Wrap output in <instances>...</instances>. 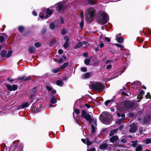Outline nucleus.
<instances>
[{
    "mask_svg": "<svg viewBox=\"0 0 151 151\" xmlns=\"http://www.w3.org/2000/svg\"><path fill=\"white\" fill-rule=\"evenodd\" d=\"M111 115L107 112H102L100 116V119L103 123L106 124H109L111 122Z\"/></svg>",
    "mask_w": 151,
    "mask_h": 151,
    "instance_id": "f257e3e1",
    "label": "nucleus"
},
{
    "mask_svg": "<svg viewBox=\"0 0 151 151\" xmlns=\"http://www.w3.org/2000/svg\"><path fill=\"white\" fill-rule=\"evenodd\" d=\"M97 20L100 23L105 24L109 20V16L105 12H103L97 17Z\"/></svg>",
    "mask_w": 151,
    "mask_h": 151,
    "instance_id": "f03ea898",
    "label": "nucleus"
},
{
    "mask_svg": "<svg viewBox=\"0 0 151 151\" xmlns=\"http://www.w3.org/2000/svg\"><path fill=\"white\" fill-rule=\"evenodd\" d=\"M95 10L93 8L88 9L86 12V19L88 22H90L94 19V16Z\"/></svg>",
    "mask_w": 151,
    "mask_h": 151,
    "instance_id": "7ed1b4c3",
    "label": "nucleus"
},
{
    "mask_svg": "<svg viewBox=\"0 0 151 151\" xmlns=\"http://www.w3.org/2000/svg\"><path fill=\"white\" fill-rule=\"evenodd\" d=\"M45 10V9H44L42 12L40 13L39 14V17L42 19L47 18L50 17L52 14V10H50L49 8H48L47 9L45 13H44Z\"/></svg>",
    "mask_w": 151,
    "mask_h": 151,
    "instance_id": "20e7f679",
    "label": "nucleus"
},
{
    "mask_svg": "<svg viewBox=\"0 0 151 151\" xmlns=\"http://www.w3.org/2000/svg\"><path fill=\"white\" fill-rule=\"evenodd\" d=\"M91 88L94 90L98 91H101L104 89L102 84L99 82H96L91 85Z\"/></svg>",
    "mask_w": 151,
    "mask_h": 151,
    "instance_id": "39448f33",
    "label": "nucleus"
},
{
    "mask_svg": "<svg viewBox=\"0 0 151 151\" xmlns=\"http://www.w3.org/2000/svg\"><path fill=\"white\" fill-rule=\"evenodd\" d=\"M5 86L10 91H14L17 90L18 87V85L15 84H13L12 85H11L10 84H5Z\"/></svg>",
    "mask_w": 151,
    "mask_h": 151,
    "instance_id": "423d86ee",
    "label": "nucleus"
},
{
    "mask_svg": "<svg viewBox=\"0 0 151 151\" xmlns=\"http://www.w3.org/2000/svg\"><path fill=\"white\" fill-rule=\"evenodd\" d=\"M132 85H134L135 88H137L138 90H140L141 88V83L139 81L134 82L132 83Z\"/></svg>",
    "mask_w": 151,
    "mask_h": 151,
    "instance_id": "0eeeda50",
    "label": "nucleus"
},
{
    "mask_svg": "<svg viewBox=\"0 0 151 151\" xmlns=\"http://www.w3.org/2000/svg\"><path fill=\"white\" fill-rule=\"evenodd\" d=\"M57 6L56 7V10L58 12H61L63 9V4L62 3H59L55 5Z\"/></svg>",
    "mask_w": 151,
    "mask_h": 151,
    "instance_id": "6e6552de",
    "label": "nucleus"
},
{
    "mask_svg": "<svg viewBox=\"0 0 151 151\" xmlns=\"http://www.w3.org/2000/svg\"><path fill=\"white\" fill-rule=\"evenodd\" d=\"M128 105L127 108V109H130L135 104V102L134 101H127L126 103Z\"/></svg>",
    "mask_w": 151,
    "mask_h": 151,
    "instance_id": "1a4fd4ad",
    "label": "nucleus"
},
{
    "mask_svg": "<svg viewBox=\"0 0 151 151\" xmlns=\"http://www.w3.org/2000/svg\"><path fill=\"white\" fill-rule=\"evenodd\" d=\"M130 129L129 130V132H134L136 130L137 128L134 124H132L130 125Z\"/></svg>",
    "mask_w": 151,
    "mask_h": 151,
    "instance_id": "9d476101",
    "label": "nucleus"
},
{
    "mask_svg": "<svg viewBox=\"0 0 151 151\" xmlns=\"http://www.w3.org/2000/svg\"><path fill=\"white\" fill-rule=\"evenodd\" d=\"M110 141L112 143H114L116 142H117L119 143V140L118 139V137L116 136H113L110 138Z\"/></svg>",
    "mask_w": 151,
    "mask_h": 151,
    "instance_id": "9b49d317",
    "label": "nucleus"
},
{
    "mask_svg": "<svg viewBox=\"0 0 151 151\" xmlns=\"http://www.w3.org/2000/svg\"><path fill=\"white\" fill-rule=\"evenodd\" d=\"M91 74L90 72H87L83 75L81 76L82 79H86L88 78L91 75Z\"/></svg>",
    "mask_w": 151,
    "mask_h": 151,
    "instance_id": "f8f14e48",
    "label": "nucleus"
},
{
    "mask_svg": "<svg viewBox=\"0 0 151 151\" xmlns=\"http://www.w3.org/2000/svg\"><path fill=\"white\" fill-rule=\"evenodd\" d=\"M32 102V101H30V102H26L21 105L20 106L19 108L22 109L26 108Z\"/></svg>",
    "mask_w": 151,
    "mask_h": 151,
    "instance_id": "ddd939ff",
    "label": "nucleus"
},
{
    "mask_svg": "<svg viewBox=\"0 0 151 151\" xmlns=\"http://www.w3.org/2000/svg\"><path fill=\"white\" fill-rule=\"evenodd\" d=\"M64 39L65 40V43L64 44L63 46L65 48H67L69 45V38L68 37L65 36L64 38Z\"/></svg>",
    "mask_w": 151,
    "mask_h": 151,
    "instance_id": "4468645a",
    "label": "nucleus"
},
{
    "mask_svg": "<svg viewBox=\"0 0 151 151\" xmlns=\"http://www.w3.org/2000/svg\"><path fill=\"white\" fill-rule=\"evenodd\" d=\"M87 44V42L86 41H84L82 42H80L76 45L75 47L76 48H79L81 46H83L84 45H86Z\"/></svg>",
    "mask_w": 151,
    "mask_h": 151,
    "instance_id": "2eb2a0df",
    "label": "nucleus"
},
{
    "mask_svg": "<svg viewBox=\"0 0 151 151\" xmlns=\"http://www.w3.org/2000/svg\"><path fill=\"white\" fill-rule=\"evenodd\" d=\"M85 119L87 120L88 121V122H90L91 120L92 119L91 118V116L89 114H87L86 115H85L83 117Z\"/></svg>",
    "mask_w": 151,
    "mask_h": 151,
    "instance_id": "dca6fc26",
    "label": "nucleus"
},
{
    "mask_svg": "<svg viewBox=\"0 0 151 151\" xmlns=\"http://www.w3.org/2000/svg\"><path fill=\"white\" fill-rule=\"evenodd\" d=\"M7 35L5 33H2L0 35V42H2L4 39L6 37Z\"/></svg>",
    "mask_w": 151,
    "mask_h": 151,
    "instance_id": "f3484780",
    "label": "nucleus"
},
{
    "mask_svg": "<svg viewBox=\"0 0 151 151\" xmlns=\"http://www.w3.org/2000/svg\"><path fill=\"white\" fill-rule=\"evenodd\" d=\"M101 150H105L107 149V145L106 143H104L101 144L100 146Z\"/></svg>",
    "mask_w": 151,
    "mask_h": 151,
    "instance_id": "a211bd4d",
    "label": "nucleus"
},
{
    "mask_svg": "<svg viewBox=\"0 0 151 151\" xmlns=\"http://www.w3.org/2000/svg\"><path fill=\"white\" fill-rule=\"evenodd\" d=\"M18 79L19 80H22L23 81H28L30 79L29 77H26L25 76L18 78Z\"/></svg>",
    "mask_w": 151,
    "mask_h": 151,
    "instance_id": "6ab92c4d",
    "label": "nucleus"
},
{
    "mask_svg": "<svg viewBox=\"0 0 151 151\" xmlns=\"http://www.w3.org/2000/svg\"><path fill=\"white\" fill-rule=\"evenodd\" d=\"M29 52L30 53H34L35 51V48L33 46H30L29 49Z\"/></svg>",
    "mask_w": 151,
    "mask_h": 151,
    "instance_id": "aec40b11",
    "label": "nucleus"
},
{
    "mask_svg": "<svg viewBox=\"0 0 151 151\" xmlns=\"http://www.w3.org/2000/svg\"><path fill=\"white\" fill-rule=\"evenodd\" d=\"M143 142H145L146 144H148L151 143V138H146L145 140L142 141Z\"/></svg>",
    "mask_w": 151,
    "mask_h": 151,
    "instance_id": "412c9836",
    "label": "nucleus"
},
{
    "mask_svg": "<svg viewBox=\"0 0 151 151\" xmlns=\"http://www.w3.org/2000/svg\"><path fill=\"white\" fill-rule=\"evenodd\" d=\"M116 40L117 42L119 43H122L123 42V39L121 37H116Z\"/></svg>",
    "mask_w": 151,
    "mask_h": 151,
    "instance_id": "4be33fe9",
    "label": "nucleus"
},
{
    "mask_svg": "<svg viewBox=\"0 0 151 151\" xmlns=\"http://www.w3.org/2000/svg\"><path fill=\"white\" fill-rule=\"evenodd\" d=\"M142 146L141 145H138L136 148V151H141L142 150Z\"/></svg>",
    "mask_w": 151,
    "mask_h": 151,
    "instance_id": "5701e85b",
    "label": "nucleus"
},
{
    "mask_svg": "<svg viewBox=\"0 0 151 151\" xmlns=\"http://www.w3.org/2000/svg\"><path fill=\"white\" fill-rule=\"evenodd\" d=\"M57 102V100L56 98L55 97H52L51 98V103L52 104H54L56 103Z\"/></svg>",
    "mask_w": 151,
    "mask_h": 151,
    "instance_id": "b1692460",
    "label": "nucleus"
},
{
    "mask_svg": "<svg viewBox=\"0 0 151 151\" xmlns=\"http://www.w3.org/2000/svg\"><path fill=\"white\" fill-rule=\"evenodd\" d=\"M60 70V69L59 68L53 69L51 70V72L53 73H56L58 72Z\"/></svg>",
    "mask_w": 151,
    "mask_h": 151,
    "instance_id": "393cba45",
    "label": "nucleus"
},
{
    "mask_svg": "<svg viewBox=\"0 0 151 151\" xmlns=\"http://www.w3.org/2000/svg\"><path fill=\"white\" fill-rule=\"evenodd\" d=\"M63 82L61 80H58L56 82V84L58 86H62L63 84Z\"/></svg>",
    "mask_w": 151,
    "mask_h": 151,
    "instance_id": "a878e982",
    "label": "nucleus"
},
{
    "mask_svg": "<svg viewBox=\"0 0 151 151\" xmlns=\"http://www.w3.org/2000/svg\"><path fill=\"white\" fill-rule=\"evenodd\" d=\"M89 122L91 123L92 124V125L93 124L94 126H96V120L92 119L90 122Z\"/></svg>",
    "mask_w": 151,
    "mask_h": 151,
    "instance_id": "bb28decb",
    "label": "nucleus"
},
{
    "mask_svg": "<svg viewBox=\"0 0 151 151\" xmlns=\"http://www.w3.org/2000/svg\"><path fill=\"white\" fill-rule=\"evenodd\" d=\"M12 53V50L9 51L7 54L6 55V58H9L11 56Z\"/></svg>",
    "mask_w": 151,
    "mask_h": 151,
    "instance_id": "cd10ccee",
    "label": "nucleus"
},
{
    "mask_svg": "<svg viewBox=\"0 0 151 151\" xmlns=\"http://www.w3.org/2000/svg\"><path fill=\"white\" fill-rule=\"evenodd\" d=\"M68 63H64L63 65H61L60 68L61 69H63L65 68L68 65Z\"/></svg>",
    "mask_w": 151,
    "mask_h": 151,
    "instance_id": "c85d7f7f",
    "label": "nucleus"
},
{
    "mask_svg": "<svg viewBox=\"0 0 151 151\" xmlns=\"http://www.w3.org/2000/svg\"><path fill=\"white\" fill-rule=\"evenodd\" d=\"M50 28L51 29H54L55 27V24L53 23H51L50 25Z\"/></svg>",
    "mask_w": 151,
    "mask_h": 151,
    "instance_id": "c756f323",
    "label": "nucleus"
},
{
    "mask_svg": "<svg viewBox=\"0 0 151 151\" xmlns=\"http://www.w3.org/2000/svg\"><path fill=\"white\" fill-rule=\"evenodd\" d=\"M46 89L47 90V91L49 92H52V88L49 86H47L46 87Z\"/></svg>",
    "mask_w": 151,
    "mask_h": 151,
    "instance_id": "7c9ffc66",
    "label": "nucleus"
},
{
    "mask_svg": "<svg viewBox=\"0 0 151 151\" xmlns=\"http://www.w3.org/2000/svg\"><path fill=\"white\" fill-rule=\"evenodd\" d=\"M117 131V129H114L113 130L111 131L110 133V134H109V135L110 136H112V135H113L114 133H115L116 131Z\"/></svg>",
    "mask_w": 151,
    "mask_h": 151,
    "instance_id": "2f4dec72",
    "label": "nucleus"
},
{
    "mask_svg": "<svg viewBox=\"0 0 151 151\" xmlns=\"http://www.w3.org/2000/svg\"><path fill=\"white\" fill-rule=\"evenodd\" d=\"M90 62V60L89 59H86L84 61L85 64L87 65H88Z\"/></svg>",
    "mask_w": 151,
    "mask_h": 151,
    "instance_id": "473e14b6",
    "label": "nucleus"
},
{
    "mask_svg": "<svg viewBox=\"0 0 151 151\" xmlns=\"http://www.w3.org/2000/svg\"><path fill=\"white\" fill-rule=\"evenodd\" d=\"M24 29V28L22 26H21L18 27V29L20 32H22Z\"/></svg>",
    "mask_w": 151,
    "mask_h": 151,
    "instance_id": "72a5a7b5",
    "label": "nucleus"
},
{
    "mask_svg": "<svg viewBox=\"0 0 151 151\" xmlns=\"http://www.w3.org/2000/svg\"><path fill=\"white\" fill-rule=\"evenodd\" d=\"M96 126H94L93 124L91 125L92 131L91 132L92 133H94L95 131L96 128L95 127Z\"/></svg>",
    "mask_w": 151,
    "mask_h": 151,
    "instance_id": "f704fd0d",
    "label": "nucleus"
},
{
    "mask_svg": "<svg viewBox=\"0 0 151 151\" xmlns=\"http://www.w3.org/2000/svg\"><path fill=\"white\" fill-rule=\"evenodd\" d=\"M87 113H86V111L85 110H83L81 112V116L82 117H84V116L86 115Z\"/></svg>",
    "mask_w": 151,
    "mask_h": 151,
    "instance_id": "c9c22d12",
    "label": "nucleus"
},
{
    "mask_svg": "<svg viewBox=\"0 0 151 151\" xmlns=\"http://www.w3.org/2000/svg\"><path fill=\"white\" fill-rule=\"evenodd\" d=\"M81 70L82 72H86L87 71V69L85 67H81Z\"/></svg>",
    "mask_w": 151,
    "mask_h": 151,
    "instance_id": "e433bc0d",
    "label": "nucleus"
},
{
    "mask_svg": "<svg viewBox=\"0 0 151 151\" xmlns=\"http://www.w3.org/2000/svg\"><path fill=\"white\" fill-rule=\"evenodd\" d=\"M93 142H90L88 139H87L86 141V144L87 145H91L92 143Z\"/></svg>",
    "mask_w": 151,
    "mask_h": 151,
    "instance_id": "4c0bfd02",
    "label": "nucleus"
},
{
    "mask_svg": "<svg viewBox=\"0 0 151 151\" xmlns=\"http://www.w3.org/2000/svg\"><path fill=\"white\" fill-rule=\"evenodd\" d=\"M84 22L83 20H81L80 24V27L81 28L83 27L84 26Z\"/></svg>",
    "mask_w": 151,
    "mask_h": 151,
    "instance_id": "58836bf2",
    "label": "nucleus"
},
{
    "mask_svg": "<svg viewBox=\"0 0 151 151\" xmlns=\"http://www.w3.org/2000/svg\"><path fill=\"white\" fill-rule=\"evenodd\" d=\"M6 54V52L5 51L3 50L1 51V55L2 57H4L5 56Z\"/></svg>",
    "mask_w": 151,
    "mask_h": 151,
    "instance_id": "ea45409f",
    "label": "nucleus"
},
{
    "mask_svg": "<svg viewBox=\"0 0 151 151\" xmlns=\"http://www.w3.org/2000/svg\"><path fill=\"white\" fill-rule=\"evenodd\" d=\"M124 71H122V70H121L120 71V74H117V73H116L115 74V76L114 77H113L111 79H113L117 77H118V76L119 75H120L121 74V73H122Z\"/></svg>",
    "mask_w": 151,
    "mask_h": 151,
    "instance_id": "a19ab883",
    "label": "nucleus"
},
{
    "mask_svg": "<svg viewBox=\"0 0 151 151\" xmlns=\"http://www.w3.org/2000/svg\"><path fill=\"white\" fill-rule=\"evenodd\" d=\"M145 97L146 99L149 98L151 99V96L150 94V93H148L145 96Z\"/></svg>",
    "mask_w": 151,
    "mask_h": 151,
    "instance_id": "79ce46f5",
    "label": "nucleus"
},
{
    "mask_svg": "<svg viewBox=\"0 0 151 151\" xmlns=\"http://www.w3.org/2000/svg\"><path fill=\"white\" fill-rule=\"evenodd\" d=\"M132 142L133 143V144H132V146L134 147H136L137 143V141H132Z\"/></svg>",
    "mask_w": 151,
    "mask_h": 151,
    "instance_id": "37998d69",
    "label": "nucleus"
},
{
    "mask_svg": "<svg viewBox=\"0 0 151 151\" xmlns=\"http://www.w3.org/2000/svg\"><path fill=\"white\" fill-rule=\"evenodd\" d=\"M117 115L119 117L121 116L122 118H123L125 116V114H120L119 113H117Z\"/></svg>",
    "mask_w": 151,
    "mask_h": 151,
    "instance_id": "c03bdc74",
    "label": "nucleus"
},
{
    "mask_svg": "<svg viewBox=\"0 0 151 151\" xmlns=\"http://www.w3.org/2000/svg\"><path fill=\"white\" fill-rule=\"evenodd\" d=\"M35 45L36 47H38L41 46V44L39 42H36L35 43Z\"/></svg>",
    "mask_w": 151,
    "mask_h": 151,
    "instance_id": "a18cd8bd",
    "label": "nucleus"
},
{
    "mask_svg": "<svg viewBox=\"0 0 151 151\" xmlns=\"http://www.w3.org/2000/svg\"><path fill=\"white\" fill-rule=\"evenodd\" d=\"M96 149L94 147L90 148L87 150V151H96Z\"/></svg>",
    "mask_w": 151,
    "mask_h": 151,
    "instance_id": "49530a36",
    "label": "nucleus"
},
{
    "mask_svg": "<svg viewBox=\"0 0 151 151\" xmlns=\"http://www.w3.org/2000/svg\"><path fill=\"white\" fill-rule=\"evenodd\" d=\"M117 47H120L122 48H123V46L121 45L120 44H115Z\"/></svg>",
    "mask_w": 151,
    "mask_h": 151,
    "instance_id": "de8ad7c7",
    "label": "nucleus"
},
{
    "mask_svg": "<svg viewBox=\"0 0 151 151\" xmlns=\"http://www.w3.org/2000/svg\"><path fill=\"white\" fill-rule=\"evenodd\" d=\"M110 100H108L105 101V104L106 106H107L108 105V104L110 103Z\"/></svg>",
    "mask_w": 151,
    "mask_h": 151,
    "instance_id": "09e8293b",
    "label": "nucleus"
},
{
    "mask_svg": "<svg viewBox=\"0 0 151 151\" xmlns=\"http://www.w3.org/2000/svg\"><path fill=\"white\" fill-rule=\"evenodd\" d=\"M112 66L111 65V64L109 65H107V66L106 67V68L107 69H110L111 68Z\"/></svg>",
    "mask_w": 151,
    "mask_h": 151,
    "instance_id": "8fccbe9b",
    "label": "nucleus"
},
{
    "mask_svg": "<svg viewBox=\"0 0 151 151\" xmlns=\"http://www.w3.org/2000/svg\"><path fill=\"white\" fill-rule=\"evenodd\" d=\"M66 32V30L65 29H63L62 32V34L64 35L65 34Z\"/></svg>",
    "mask_w": 151,
    "mask_h": 151,
    "instance_id": "3c124183",
    "label": "nucleus"
},
{
    "mask_svg": "<svg viewBox=\"0 0 151 151\" xmlns=\"http://www.w3.org/2000/svg\"><path fill=\"white\" fill-rule=\"evenodd\" d=\"M142 98V96L141 95H139L137 97L138 99L141 100Z\"/></svg>",
    "mask_w": 151,
    "mask_h": 151,
    "instance_id": "603ef678",
    "label": "nucleus"
},
{
    "mask_svg": "<svg viewBox=\"0 0 151 151\" xmlns=\"http://www.w3.org/2000/svg\"><path fill=\"white\" fill-rule=\"evenodd\" d=\"M63 51L62 50L59 49L58 50V53L60 54H61L63 53Z\"/></svg>",
    "mask_w": 151,
    "mask_h": 151,
    "instance_id": "864d4df0",
    "label": "nucleus"
},
{
    "mask_svg": "<svg viewBox=\"0 0 151 151\" xmlns=\"http://www.w3.org/2000/svg\"><path fill=\"white\" fill-rule=\"evenodd\" d=\"M31 91L34 93H35L36 92V88H34L33 89L31 90Z\"/></svg>",
    "mask_w": 151,
    "mask_h": 151,
    "instance_id": "5fc2aeb1",
    "label": "nucleus"
},
{
    "mask_svg": "<svg viewBox=\"0 0 151 151\" xmlns=\"http://www.w3.org/2000/svg\"><path fill=\"white\" fill-rule=\"evenodd\" d=\"M32 14L33 15L35 16H36L37 15V12L35 11H33L32 12Z\"/></svg>",
    "mask_w": 151,
    "mask_h": 151,
    "instance_id": "6e6d98bb",
    "label": "nucleus"
},
{
    "mask_svg": "<svg viewBox=\"0 0 151 151\" xmlns=\"http://www.w3.org/2000/svg\"><path fill=\"white\" fill-rule=\"evenodd\" d=\"M75 113L77 114H78L80 113L79 110L77 109H75Z\"/></svg>",
    "mask_w": 151,
    "mask_h": 151,
    "instance_id": "4d7b16f0",
    "label": "nucleus"
},
{
    "mask_svg": "<svg viewBox=\"0 0 151 151\" xmlns=\"http://www.w3.org/2000/svg\"><path fill=\"white\" fill-rule=\"evenodd\" d=\"M89 3L92 5H93V4H95L96 2H95V1H93L91 0H90L89 2Z\"/></svg>",
    "mask_w": 151,
    "mask_h": 151,
    "instance_id": "13d9d810",
    "label": "nucleus"
},
{
    "mask_svg": "<svg viewBox=\"0 0 151 151\" xmlns=\"http://www.w3.org/2000/svg\"><path fill=\"white\" fill-rule=\"evenodd\" d=\"M105 40L108 42H109L110 41V39L109 38L107 37H105Z\"/></svg>",
    "mask_w": 151,
    "mask_h": 151,
    "instance_id": "bf43d9fd",
    "label": "nucleus"
},
{
    "mask_svg": "<svg viewBox=\"0 0 151 151\" xmlns=\"http://www.w3.org/2000/svg\"><path fill=\"white\" fill-rule=\"evenodd\" d=\"M60 20L61 21V23L62 24H63L64 23V20L63 18H60Z\"/></svg>",
    "mask_w": 151,
    "mask_h": 151,
    "instance_id": "052dcab7",
    "label": "nucleus"
},
{
    "mask_svg": "<svg viewBox=\"0 0 151 151\" xmlns=\"http://www.w3.org/2000/svg\"><path fill=\"white\" fill-rule=\"evenodd\" d=\"M110 62H112V61L111 60H108L106 61V64H107Z\"/></svg>",
    "mask_w": 151,
    "mask_h": 151,
    "instance_id": "680f3d73",
    "label": "nucleus"
},
{
    "mask_svg": "<svg viewBox=\"0 0 151 151\" xmlns=\"http://www.w3.org/2000/svg\"><path fill=\"white\" fill-rule=\"evenodd\" d=\"M121 141L123 142H127V140L125 139H124V138H123L121 139Z\"/></svg>",
    "mask_w": 151,
    "mask_h": 151,
    "instance_id": "e2e57ef3",
    "label": "nucleus"
},
{
    "mask_svg": "<svg viewBox=\"0 0 151 151\" xmlns=\"http://www.w3.org/2000/svg\"><path fill=\"white\" fill-rule=\"evenodd\" d=\"M104 46V44L103 42H101L100 45V47L102 48Z\"/></svg>",
    "mask_w": 151,
    "mask_h": 151,
    "instance_id": "0e129e2a",
    "label": "nucleus"
},
{
    "mask_svg": "<svg viewBox=\"0 0 151 151\" xmlns=\"http://www.w3.org/2000/svg\"><path fill=\"white\" fill-rule=\"evenodd\" d=\"M85 106L86 107H87L88 108H89L90 107V105L88 104H86L85 105Z\"/></svg>",
    "mask_w": 151,
    "mask_h": 151,
    "instance_id": "69168bd1",
    "label": "nucleus"
},
{
    "mask_svg": "<svg viewBox=\"0 0 151 151\" xmlns=\"http://www.w3.org/2000/svg\"><path fill=\"white\" fill-rule=\"evenodd\" d=\"M88 54L87 52H85L83 54V56L86 57H87L88 56Z\"/></svg>",
    "mask_w": 151,
    "mask_h": 151,
    "instance_id": "338daca9",
    "label": "nucleus"
},
{
    "mask_svg": "<svg viewBox=\"0 0 151 151\" xmlns=\"http://www.w3.org/2000/svg\"><path fill=\"white\" fill-rule=\"evenodd\" d=\"M8 80L9 81H10V82H12L14 80V79H13L11 78H8Z\"/></svg>",
    "mask_w": 151,
    "mask_h": 151,
    "instance_id": "774afa93",
    "label": "nucleus"
}]
</instances>
